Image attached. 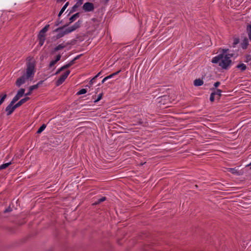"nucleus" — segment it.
Listing matches in <instances>:
<instances>
[{"label": "nucleus", "mask_w": 251, "mask_h": 251, "mask_svg": "<svg viewBox=\"0 0 251 251\" xmlns=\"http://www.w3.org/2000/svg\"><path fill=\"white\" fill-rule=\"evenodd\" d=\"M12 164L11 162L4 163L0 166V171L1 170L6 169L9 166H10Z\"/></svg>", "instance_id": "obj_23"}, {"label": "nucleus", "mask_w": 251, "mask_h": 251, "mask_svg": "<svg viewBox=\"0 0 251 251\" xmlns=\"http://www.w3.org/2000/svg\"><path fill=\"white\" fill-rule=\"evenodd\" d=\"M145 163H146V162H145V163H142V164H141V165H143V164H144Z\"/></svg>", "instance_id": "obj_59"}, {"label": "nucleus", "mask_w": 251, "mask_h": 251, "mask_svg": "<svg viewBox=\"0 0 251 251\" xmlns=\"http://www.w3.org/2000/svg\"><path fill=\"white\" fill-rule=\"evenodd\" d=\"M91 20L93 22H98V19L96 18H93L91 19Z\"/></svg>", "instance_id": "obj_51"}, {"label": "nucleus", "mask_w": 251, "mask_h": 251, "mask_svg": "<svg viewBox=\"0 0 251 251\" xmlns=\"http://www.w3.org/2000/svg\"><path fill=\"white\" fill-rule=\"evenodd\" d=\"M106 200V198L102 197V198L98 199L96 201L92 204L93 205H96L100 204L101 202L105 201Z\"/></svg>", "instance_id": "obj_22"}, {"label": "nucleus", "mask_w": 251, "mask_h": 251, "mask_svg": "<svg viewBox=\"0 0 251 251\" xmlns=\"http://www.w3.org/2000/svg\"><path fill=\"white\" fill-rule=\"evenodd\" d=\"M215 93L213 92V91L211 93L210 96V99L209 100L211 102H213L215 100Z\"/></svg>", "instance_id": "obj_34"}, {"label": "nucleus", "mask_w": 251, "mask_h": 251, "mask_svg": "<svg viewBox=\"0 0 251 251\" xmlns=\"http://www.w3.org/2000/svg\"><path fill=\"white\" fill-rule=\"evenodd\" d=\"M121 71V70H119V71H117L116 72H115L112 74L113 76H115L116 75H118Z\"/></svg>", "instance_id": "obj_49"}, {"label": "nucleus", "mask_w": 251, "mask_h": 251, "mask_svg": "<svg viewBox=\"0 0 251 251\" xmlns=\"http://www.w3.org/2000/svg\"><path fill=\"white\" fill-rule=\"evenodd\" d=\"M60 50L59 49L58 47L56 46L54 48H53L51 51H50V54L53 55L56 52Z\"/></svg>", "instance_id": "obj_35"}, {"label": "nucleus", "mask_w": 251, "mask_h": 251, "mask_svg": "<svg viewBox=\"0 0 251 251\" xmlns=\"http://www.w3.org/2000/svg\"><path fill=\"white\" fill-rule=\"evenodd\" d=\"M62 22H63L62 20H60V18L58 17L57 19L56 20V21L54 23V26H58L60 24L62 23Z\"/></svg>", "instance_id": "obj_30"}, {"label": "nucleus", "mask_w": 251, "mask_h": 251, "mask_svg": "<svg viewBox=\"0 0 251 251\" xmlns=\"http://www.w3.org/2000/svg\"><path fill=\"white\" fill-rule=\"evenodd\" d=\"M87 89L83 88V89H80L79 91H78L76 93V95H82V94H85L87 93Z\"/></svg>", "instance_id": "obj_26"}, {"label": "nucleus", "mask_w": 251, "mask_h": 251, "mask_svg": "<svg viewBox=\"0 0 251 251\" xmlns=\"http://www.w3.org/2000/svg\"><path fill=\"white\" fill-rule=\"evenodd\" d=\"M238 69H239L241 72H244L247 69V66L243 63H239L236 67Z\"/></svg>", "instance_id": "obj_17"}, {"label": "nucleus", "mask_w": 251, "mask_h": 251, "mask_svg": "<svg viewBox=\"0 0 251 251\" xmlns=\"http://www.w3.org/2000/svg\"><path fill=\"white\" fill-rule=\"evenodd\" d=\"M114 76L112 74H110V75L106 76L105 77L106 78L107 80L110 79V78H111L113 77Z\"/></svg>", "instance_id": "obj_50"}, {"label": "nucleus", "mask_w": 251, "mask_h": 251, "mask_svg": "<svg viewBox=\"0 0 251 251\" xmlns=\"http://www.w3.org/2000/svg\"><path fill=\"white\" fill-rule=\"evenodd\" d=\"M83 55V54H80L76 56H75L71 61L74 62V64L75 63V61H76L77 59H79Z\"/></svg>", "instance_id": "obj_37"}, {"label": "nucleus", "mask_w": 251, "mask_h": 251, "mask_svg": "<svg viewBox=\"0 0 251 251\" xmlns=\"http://www.w3.org/2000/svg\"><path fill=\"white\" fill-rule=\"evenodd\" d=\"M248 36H249V38L250 40L251 41V33H248Z\"/></svg>", "instance_id": "obj_55"}, {"label": "nucleus", "mask_w": 251, "mask_h": 251, "mask_svg": "<svg viewBox=\"0 0 251 251\" xmlns=\"http://www.w3.org/2000/svg\"><path fill=\"white\" fill-rule=\"evenodd\" d=\"M64 30L66 34L70 33L74 31L71 26L67 28H65V29Z\"/></svg>", "instance_id": "obj_28"}, {"label": "nucleus", "mask_w": 251, "mask_h": 251, "mask_svg": "<svg viewBox=\"0 0 251 251\" xmlns=\"http://www.w3.org/2000/svg\"><path fill=\"white\" fill-rule=\"evenodd\" d=\"M26 59L27 61L26 62V72L16 81L15 84L19 87L25 83L26 79H29L31 80L33 78L36 72L35 61L30 57H27Z\"/></svg>", "instance_id": "obj_1"}, {"label": "nucleus", "mask_w": 251, "mask_h": 251, "mask_svg": "<svg viewBox=\"0 0 251 251\" xmlns=\"http://www.w3.org/2000/svg\"><path fill=\"white\" fill-rule=\"evenodd\" d=\"M251 166V163L247 165H246V167Z\"/></svg>", "instance_id": "obj_58"}, {"label": "nucleus", "mask_w": 251, "mask_h": 251, "mask_svg": "<svg viewBox=\"0 0 251 251\" xmlns=\"http://www.w3.org/2000/svg\"><path fill=\"white\" fill-rule=\"evenodd\" d=\"M106 80H107V79H106V78L105 77L102 79V80L101 81V84L104 83V82Z\"/></svg>", "instance_id": "obj_53"}, {"label": "nucleus", "mask_w": 251, "mask_h": 251, "mask_svg": "<svg viewBox=\"0 0 251 251\" xmlns=\"http://www.w3.org/2000/svg\"><path fill=\"white\" fill-rule=\"evenodd\" d=\"M69 4V1H67V2H66V3L64 5V6L62 7V8L61 9L60 11H59L58 14V17L59 18H60L61 15L63 14V13L64 12V11L66 10V9L67 8V7L68 6Z\"/></svg>", "instance_id": "obj_18"}, {"label": "nucleus", "mask_w": 251, "mask_h": 251, "mask_svg": "<svg viewBox=\"0 0 251 251\" xmlns=\"http://www.w3.org/2000/svg\"><path fill=\"white\" fill-rule=\"evenodd\" d=\"M66 78L67 77L64 74L61 75L55 82L56 86H58L62 84Z\"/></svg>", "instance_id": "obj_11"}, {"label": "nucleus", "mask_w": 251, "mask_h": 251, "mask_svg": "<svg viewBox=\"0 0 251 251\" xmlns=\"http://www.w3.org/2000/svg\"><path fill=\"white\" fill-rule=\"evenodd\" d=\"M75 39H76V41L77 40H79L80 41H82L84 40V38H83V36L77 35L76 36V37H75Z\"/></svg>", "instance_id": "obj_39"}, {"label": "nucleus", "mask_w": 251, "mask_h": 251, "mask_svg": "<svg viewBox=\"0 0 251 251\" xmlns=\"http://www.w3.org/2000/svg\"><path fill=\"white\" fill-rule=\"evenodd\" d=\"M50 27V25H46L39 32L38 34V39L39 40V45L41 47L43 45L46 40V32Z\"/></svg>", "instance_id": "obj_2"}, {"label": "nucleus", "mask_w": 251, "mask_h": 251, "mask_svg": "<svg viewBox=\"0 0 251 251\" xmlns=\"http://www.w3.org/2000/svg\"><path fill=\"white\" fill-rule=\"evenodd\" d=\"M246 60H245V62L246 63H248L250 61H251V55L250 54H247L245 56Z\"/></svg>", "instance_id": "obj_38"}, {"label": "nucleus", "mask_w": 251, "mask_h": 251, "mask_svg": "<svg viewBox=\"0 0 251 251\" xmlns=\"http://www.w3.org/2000/svg\"><path fill=\"white\" fill-rule=\"evenodd\" d=\"M237 56H238V53H236V54H235L234 53H230L226 54L224 58H225V59H226V60H228L229 61H232L230 59L231 57H232L234 56L236 57Z\"/></svg>", "instance_id": "obj_19"}, {"label": "nucleus", "mask_w": 251, "mask_h": 251, "mask_svg": "<svg viewBox=\"0 0 251 251\" xmlns=\"http://www.w3.org/2000/svg\"><path fill=\"white\" fill-rule=\"evenodd\" d=\"M53 33L54 32H57L58 33L52 37V39H53L54 41H56V40L60 39L63 37L65 35H66L65 31L63 29L59 30L58 31H55V29L52 31Z\"/></svg>", "instance_id": "obj_9"}, {"label": "nucleus", "mask_w": 251, "mask_h": 251, "mask_svg": "<svg viewBox=\"0 0 251 251\" xmlns=\"http://www.w3.org/2000/svg\"><path fill=\"white\" fill-rule=\"evenodd\" d=\"M249 46V41L247 37H245L243 42L241 44V47L243 50L247 49Z\"/></svg>", "instance_id": "obj_13"}, {"label": "nucleus", "mask_w": 251, "mask_h": 251, "mask_svg": "<svg viewBox=\"0 0 251 251\" xmlns=\"http://www.w3.org/2000/svg\"><path fill=\"white\" fill-rule=\"evenodd\" d=\"M25 88H20L17 92V94L15 96V97L12 100V101H15V102H17L21 98H22L24 95L25 96Z\"/></svg>", "instance_id": "obj_7"}, {"label": "nucleus", "mask_w": 251, "mask_h": 251, "mask_svg": "<svg viewBox=\"0 0 251 251\" xmlns=\"http://www.w3.org/2000/svg\"><path fill=\"white\" fill-rule=\"evenodd\" d=\"M82 20H79L76 22H75L72 26L73 30L75 31L77 28H79L82 24Z\"/></svg>", "instance_id": "obj_14"}, {"label": "nucleus", "mask_w": 251, "mask_h": 251, "mask_svg": "<svg viewBox=\"0 0 251 251\" xmlns=\"http://www.w3.org/2000/svg\"><path fill=\"white\" fill-rule=\"evenodd\" d=\"M44 80H40L36 84L34 85L35 86H36L37 89L38 88V87L43 84Z\"/></svg>", "instance_id": "obj_44"}, {"label": "nucleus", "mask_w": 251, "mask_h": 251, "mask_svg": "<svg viewBox=\"0 0 251 251\" xmlns=\"http://www.w3.org/2000/svg\"><path fill=\"white\" fill-rule=\"evenodd\" d=\"M194 85L195 86H201L203 84V81L202 79L198 78L196 79L193 82Z\"/></svg>", "instance_id": "obj_15"}, {"label": "nucleus", "mask_w": 251, "mask_h": 251, "mask_svg": "<svg viewBox=\"0 0 251 251\" xmlns=\"http://www.w3.org/2000/svg\"><path fill=\"white\" fill-rule=\"evenodd\" d=\"M80 16V13L77 12L74 15H72L69 19V22L66 23L65 25L63 26L58 27V28L55 29V31H58L61 29H64L65 27L68 26L71 23L74 22L75 20L78 18Z\"/></svg>", "instance_id": "obj_3"}, {"label": "nucleus", "mask_w": 251, "mask_h": 251, "mask_svg": "<svg viewBox=\"0 0 251 251\" xmlns=\"http://www.w3.org/2000/svg\"><path fill=\"white\" fill-rule=\"evenodd\" d=\"M110 0H104V2L105 4H107Z\"/></svg>", "instance_id": "obj_56"}, {"label": "nucleus", "mask_w": 251, "mask_h": 251, "mask_svg": "<svg viewBox=\"0 0 251 251\" xmlns=\"http://www.w3.org/2000/svg\"><path fill=\"white\" fill-rule=\"evenodd\" d=\"M250 169L251 170V166L250 167Z\"/></svg>", "instance_id": "obj_61"}, {"label": "nucleus", "mask_w": 251, "mask_h": 251, "mask_svg": "<svg viewBox=\"0 0 251 251\" xmlns=\"http://www.w3.org/2000/svg\"><path fill=\"white\" fill-rule=\"evenodd\" d=\"M99 89V88H97V89H96V93H97L98 92V90Z\"/></svg>", "instance_id": "obj_57"}, {"label": "nucleus", "mask_w": 251, "mask_h": 251, "mask_svg": "<svg viewBox=\"0 0 251 251\" xmlns=\"http://www.w3.org/2000/svg\"><path fill=\"white\" fill-rule=\"evenodd\" d=\"M232 63V61H229L226 59H225L224 58V59L222 60L219 63V66L221 67L222 69L225 70H227L228 69L229 67Z\"/></svg>", "instance_id": "obj_6"}, {"label": "nucleus", "mask_w": 251, "mask_h": 251, "mask_svg": "<svg viewBox=\"0 0 251 251\" xmlns=\"http://www.w3.org/2000/svg\"><path fill=\"white\" fill-rule=\"evenodd\" d=\"M82 8L85 12H92L95 9V6L93 3L88 1L83 4Z\"/></svg>", "instance_id": "obj_5"}, {"label": "nucleus", "mask_w": 251, "mask_h": 251, "mask_svg": "<svg viewBox=\"0 0 251 251\" xmlns=\"http://www.w3.org/2000/svg\"><path fill=\"white\" fill-rule=\"evenodd\" d=\"M214 93H215V95L216 96V99L217 100H220L221 97L222 96V91L221 89H217L215 90H212Z\"/></svg>", "instance_id": "obj_16"}, {"label": "nucleus", "mask_w": 251, "mask_h": 251, "mask_svg": "<svg viewBox=\"0 0 251 251\" xmlns=\"http://www.w3.org/2000/svg\"><path fill=\"white\" fill-rule=\"evenodd\" d=\"M221 83L220 81H217L214 84V87L211 88L210 89L211 90H216L217 87L220 85Z\"/></svg>", "instance_id": "obj_32"}, {"label": "nucleus", "mask_w": 251, "mask_h": 251, "mask_svg": "<svg viewBox=\"0 0 251 251\" xmlns=\"http://www.w3.org/2000/svg\"><path fill=\"white\" fill-rule=\"evenodd\" d=\"M228 171L232 174L238 175V171L235 168H228Z\"/></svg>", "instance_id": "obj_27"}, {"label": "nucleus", "mask_w": 251, "mask_h": 251, "mask_svg": "<svg viewBox=\"0 0 251 251\" xmlns=\"http://www.w3.org/2000/svg\"><path fill=\"white\" fill-rule=\"evenodd\" d=\"M101 72H100L98 73L94 77H93V79H96L98 77H99L101 74Z\"/></svg>", "instance_id": "obj_48"}, {"label": "nucleus", "mask_w": 251, "mask_h": 251, "mask_svg": "<svg viewBox=\"0 0 251 251\" xmlns=\"http://www.w3.org/2000/svg\"><path fill=\"white\" fill-rule=\"evenodd\" d=\"M95 79H93V77L89 81V84L88 85H86L85 86L86 87H88V88H90V86H91L93 83L94 82Z\"/></svg>", "instance_id": "obj_40"}, {"label": "nucleus", "mask_w": 251, "mask_h": 251, "mask_svg": "<svg viewBox=\"0 0 251 251\" xmlns=\"http://www.w3.org/2000/svg\"><path fill=\"white\" fill-rule=\"evenodd\" d=\"M46 127V125L45 124H43L38 129V130L36 132V133L37 134H40L42 133V132L45 129Z\"/></svg>", "instance_id": "obj_24"}, {"label": "nucleus", "mask_w": 251, "mask_h": 251, "mask_svg": "<svg viewBox=\"0 0 251 251\" xmlns=\"http://www.w3.org/2000/svg\"><path fill=\"white\" fill-rule=\"evenodd\" d=\"M120 240H118V244H120Z\"/></svg>", "instance_id": "obj_60"}, {"label": "nucleus", "mask_w": 251, "mask_h": 251, "mask_svg": "<svg viewBox=\"0 0 251 251\" xmlns=\"http://www.w3.org/2000/svg\"><path fill=\"white\" fill-rule=\"evenodd\" d=\"M71 71L70 70L66 71L63 74L65 75L66 77H68V76L70 74Z\"/></svg>", "instance_id": "obj_46"}, {"label": "nucleus", "mask_w": 251, "mask_h": 251, "mask_svg": "<svg viewBox=\"0 0 251 251\" xmlns=\"http://www.w3.org/2000/svg\"><path fill=\"white\" fill-rule=\"evenodd\" d=\"M84 0H77L75 4L70 9L68 14V16H70L71 14L74 13L77 10V9L78 7H80L83 2Z\"/></svg>", "instance_id": "obj_8"}, {"label": "nucleus", "mask_w": 251, "mask_h": 251, "mask_svg": "<svg viewBox=\"0 0 251 251\" xmlns=\"http://www.w3.org/2000/svg\"><path fill=\"white\" fill-rule=\"evenodd\" d=\"M16 102L12 100L11 101L10 103L5 108V112H6V115L9 116L12 114L15 110L17 108L16 105L14 104Z\"/></svg>", "instance_id": "obj_4"}, {"label": "nucleus", "mask_w": 251, "mask_h": 251, "mask_svg": "<svg viewBox=\"0 0 251 251\" xmlns=\"http://www.w3.org/2000/svg\"><path fill=\"white\" fill-rule=\"evenodd\" d=\"M76 42V39H73L71 40L70 42H68L66 43V46L68 45H74Z\"/></svg>", "instance_id": "obj_29"}, {"label": "nucleus", "mask_w": 251, "mask_h": 251, "mask_svg": "<svg viewBox=\"0 0 251 251\" xmlns=\"http://www.w3.org/2000/svg\"><path fill=\"white\" fill-rule=\"evenodd\" d=\"M225 55H224L223 53H220L219 55H217L218 58L221 61L222 60L224 59V57Z\"/></svg>", "instance_id": "obj_43"}, {"label": "nucleus", "mask_w": 251, "mask_h": 251, "mask_svg": "<svg viewBox=\"0 0 251 251\" xmlns=\"http://www.w3.org/2000/svg\"><path fill=\"white\" fill-rule=\"evenodd\" d=\"M61 57V54L59 53L55 56L54 60L57 62L58 61H59L60 60Z\"/></svg>", "instance_id": "obj_42"}, {"label": "nucleus", "mask_w": 251, "mask_h": 251, "mask_svg": "<svg viewBox=\"0 0 251 251\" xmlns=\"http://www.w3.org/2000/svg\"><path fill=\"white\" fill-rule=\"evenodd\" d=\"M56 63L57 62L55 60H52L50 62L49 67L50 68H51L53 66H54Z\"/></svg>", "instance_id": "obj_36"}, {"label": "nucleus", "mask_w": 251, "mask_h": 251, "mask_svg": "<svg viewBox=\"0 0 251 251\" xmlns=\"http://www.w3.org/2000/svg\"><path fill=\"white\" fill-rule=\"evenodd\" d=\"M220 60L218 58V56H216L212 58L211 62L212 63L217 64L220 62Z\"/></svg>", "instance_id": "obj_33"}, {"label": "nucleus", "mask_w": 251, "mask_h": 251, "mask_svg": "<svg viewBox=\"0 0 251 251\" xmlns=\"http://www.w3.org/2000/svg\"><path fill=\"white\" fill-rule=\"evenodd\" d=\"M57 47H58L59 49L60 50H62L64 48H65L66 47V45H64V43H62V44H59Z\"/></svg>", "instance_id": "obj_41"}, {"label": "nucleus", "mask_w": 251, "mask_h": 251, "mask_svg": "<svg viewBox=\"0 0 251 251\" xmlns=\"http://www.w3.org/2000/svg\"><path fill=\"white\" fill-rule=\"evenodd\" d=\"M35 89H37L36 86H35L34 85L30 86L28 88V92L25 94V96L30 95L32 92Z\"/></svg>", "instance_id": "obj_21"}, {"label": "nucleus", "mask_w": 251, "mask_h": 251, "mask_svg": "<svg viewBox=\"0 0 251 251\" xmlns=\"http://www.w3.org/2000/svg\"><path fill=\"white\" fill-rule=\"evenodd\" d=\"M6 97L7 94L5 92L4 93H1L0 94V106L4 102Z\"/></svg>", "instance_id": "obj_20"}, {"label": "nucleus", "mask_w": 251, "mask_h": 251, "mask_svg": "<svg viewBox=\"0 0 251 251\" xmlns=\"http://www.w3.org/2000/svg\"><path fill=\"white\" fill-rule=\"evenodd\" d=\"M103 95V94L102 92L100 93L98 95L97 98L96 99H95V100H94V103H96V102H98L99 101H100L102 99Z\"/></svg>", "instance_id": "obj_31"}, {"label": "nucleus", "mask_w": 251, "mask_h": 251, "mask_svg": "<svg viewBox=\"0 0 251 251\" xmlns=\"http://www.w3.org/2000/svg\"><path fill=\"white\" fill-rule=\"evenodd\" d=\"M73 65H74V62L71 61H70L68 63L64 65V66H63L61 68H60L59 69H58L54 75H57V74H59L61 72L63 71V70L70 68Z\"/></svg>", "instance_id": "obj_10"}, {"label": "nucleus", "mask_w": 251, "mask_h": 251, "mask_svg": "<svg viewBox=\"0 0 251 251\" xmlns=\"http://www.w3.org/2000/svg\"><path fill=\"white\" fill-rule=\"evenodd\" d=\"M30 99L29 97H28L26 96L24 98L21 99L17 103H15L16 107L17 108L21 106L22 105H23L24 103H25L26 101H27Z\"/></svg>", "instance_id": "obj_12"}, {"label": "nucleus", "mask_w": 251, "mask_h": 251, "mask_svg": "<svg viewBox=\"0 0 251 251\" xmlns=\"http://www.w3.org/2000/svg\"><path fill=\"white\" fill-rule=\"evenodd\" d=\"M229 50V49H222V53H223L224 55H225V54Z\"/></svg>", "instance_id": "obj_47"}, {"label": "nucleus", "mask_w": 251, "mask_h": 251, "mask_svg": "<svg viewBox=\"0 0 251 251\" xmlns=\"http://www.w3.org/2000/svg\"><path fill=\"white\" fill-rule=\"evenodd\" d=\"M240 42V39L239 38L237 37V38H233V42L232 43V47L233 48H235L236 47V46L239 44Z\"/></svg>", "instance_id": "obj_25"}, {"label": "nucleus", "mask_w": 251, "mask_h": 251, "mask_svg": "<svg viewBox=\"0 0 251 251\" xmlns=\"http://www.w3.org/2000/svg\"><path fill=\"white\" fill-rule=\"evenodd\" d=\"M12 210V208L10 207V206H9L4 211V213H7L11 212Z\"/></svg>", "instance_id": "obj_45"}, {"label": "nucleus", "mask_w": 251, "mask_h": 251, "mask_svg": "<svg viewBox=\"0 0 251 251\" xmlns=\"http://www.w3.org/2000/svg\"><path fill=\"white\" fill-rule=\"evenodd\" d=\"M66 0H56V2L57 3H60V2H64Z\"/></svg>", "instance_id": "obj_52"}, {"label": "nucleus", "mask_w": 251, "mask_h": 251, "mask_svg": "<svg viewBox=\"0 0 251 251\" xmlns=\"http://www.w3.org/2000/svg\"><path fill=\"white\" fill-rule=\"evenodd\" d=\"M142 124H143V122L142 121L141 119H140L139 122H138V124L142 125Z\"/></svg>", "instance_id": "obj_54"}]
</instances>
